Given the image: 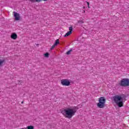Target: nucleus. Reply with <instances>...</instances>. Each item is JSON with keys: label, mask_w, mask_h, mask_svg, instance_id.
Here are the masks:
<instances>
[{"label": "nucleus", "mask_w": 129, "mask_h": 129, "mask_svg": "<svg viewBox=\"0 0 129 129\" xmlns=\"http://www.w3.org/2000/svg\"><path fill=\"white\" fill-rule=\"evenodd\" d=\"M77 107L74 106L64 109L61 111V113L67 118H72L75 113L77 112Z\"/></svg>", "instance_id": "obj_1"}, {"label": "nucleus", "mask_w": 129, "mask_h": 129, "mask_svg": "<svg viewBox=\"0 0 129 129\" xmlns=\"http://www.w3.org/2000/svg\"><path fill=\"white\" fill-rule=\"evenodd\" d=\"M113 98L115 103H116V104H117V105H118L119 107H121L123 106V98H125V95H115L113 97Z\"/></svg>", "instance_id": "obj_2"}, {"label": "nucleus", "mask_w": 129, "mask_h": 129, "mask_svg": "<svg viewBox=\"0 0 129 129\" xmlns=\"http://www.w3.org/2000/svg\"><path fill=\"white\" fill-rule=\"evenodd\" d=\"M106 100L104 97H101L99 98V102L97 103V106L99 108H103L105 106Z\"/></svg>", "instance_id": "obj_3"}, {"label": "nucleus", "mask_w": 129, "mask_h": 129, "mask_svg": "<svg viewBox=\"0 0 129 129\" xmlns=\"http://www.w3.org/2000/svg\"><path fill=\"white\" fill-rule=\"evenodd\" d=\"M121 86H128L129 80L128 79H123L120 83Z\"/></svg>", "instance_id": "obj_4"}, {"label": "nucleus", "mask_w": 129, "mask_h": 129, "mask_svg": "<svg viewBox=\"0 0 129 129\" xmlns=\"http://www.w3.org/2000/svg\"><path fill=\"white\" fill-rule=\"evenodd\" d=\"M60 82L63 86H69L70 85V81L68 79H62L60 81Z\"/></svg>", "instance_id": "obj_5"}, {"label": "nucleus", "mask_w": 129, "mask_h": 129, "mask_svg": "<svg viewBox=\"0 0 129 129\" xmlns=\"http://www.w3.org/2000/svg\"><path fill=\"white\" fill-rule=\"evenodd\" d=\"M13 14L16 21H20V20H21V16H20L19 13L14 12Z\"/></svg>", "instance_id": "obj_6"}, {"label": "nucleus", "mask_w": 129, "mask_h": 129, "mask_svg": "<svg viewBox=\"0 0 129 129\" xmlns=\"http://www.w3.org/2000/svg\"><path fill=\"white\" fill-rule=\"evenodd\" d=\"M69 31L64 36V37H68L69 36H70L71 34H72V31H73V28L72 27H69Z\"/></svg>", "instance_id": "obj_7"}, {"label": "nucleus", "mask_w": 129, "mask_h": 129, "mask_svg": "<svg viewBox=\"0 0 129 129\" xmlns=\"http://www.w3.org/2000/svg\"><path fill=\"white\" fill-rule=\"evenodd\" d=\"M5 64H6V59L5 58L0 59V67L4 66Z\"/></svg>", "instance_id": "obj_8"}, {"label": "nucleus", "mask_w": 129, "mask_h": 129, "mask_svg": "<svg viewBox=\"0 0 129 129\" xmlns=\"http://www.w3.org/2000/svg\"><path fill=\"white\" fill-rule=\"evenodd\" d=\"M11 39H13V40H16L17 38H18V35L16 33H13L11 34Z\"/></svg>", "instance_id": "obj_9"}, {"label": "nucleus", "mask_w": 129, "mask_h": 129, "mask_svg": "<svg viewBox=\"0 0 129 129\" xmlns=\"http://www.w3.org/2000/svg\"><path fill=\"white\" fill-rule=\"evenodd\" d=\"M30 3H40L42 0H29ZM44 2H47L48 0H43Z\"/></svg>", "instance_id": "obj_10"}, {"label": "nucleus", "mask_w": 129, "mask_h": 129, "mask_svg": "<svg viewBox=\"0 0 129 129\" xmlns=\"http://www.w3.org/2000/svg\"><path fill=\"white\" fill-rule=\"evenodd\" d=\"M58 44H60V41L59 40V39L56 40L54 44V46H57Z\"/></svg>", "instance_id": "obj_11"}, {"label": "nucleus", "mask_w": 129, "mask_h": 129, "mask_svg": "<svg viewBox=\"0 0 129 129\" xmlns=\"http://www.w3.org/2000/svg\"><path fill=\"white\" fill-rule=\"evenodd\" d=\"M72 52V49H70L67 52V55H70L71 54V52Z\"/></svg>", "instance_id": "obj_12"}, {"label": "nucleus", "mask_w": 129, "mask_h": 129, "mask_svg": "<svg viewBox=\"0 0 129 129\" xmlns=\"http://www.w3.org/2000/svg\"><path fill=\"white\" fill-rule=\"evenodd\" d=\"M27 129H34V126H32V125L28 126Z\"/></svg>", "instance_id": "obj_13"}, {"label": "nucleus", "mask_w": 129, "mask_h": 129, "mask_svg": "<svg viewBox=\"0 0 129 129\" xmlns=\"http://www.w3.org/2000/svg\"><path fill=\"white\" fill-rule=\"evenodd\" d=\"M44 56L46 57V58L49 57V53L48 52H46L44 54Z\"/></svg>", "instance_id": "obj_14"}, {"label": "nucleus", "mask_w": 129, "mask_h": 129, "mask_svg": "<svg viewBox=\"0 0 129 129\" xmlns=\"http://www.w3.org/2000/svg\"><path fill=\"white\" fill-rule=\"evenodd\" d=\"M55 46H56V45H55V44H53V45L51 46V48H50V50H53V49Z\"/></svg>", "instance_id": "obj_15"}, {"label": "nucleus", "mask_w": 129, "mask_h": 129, "mask_svg": "<svg viewBox=\"0 0 129 129\" xmlns=\"http://www.w3.org/2000/svg\"><path fill=\"white\" fill-rule=\"evenodd\" d=\"M79 24H83V21H79Z\"/></svg>", "instance_id": "obj_16"}, {"label": "nucleus", "mask_w": 129, "mask_h": 129, "mask_svg": "<svg viewBox=\"0 0 129 129\" xmlns=\"http://www.w3.org/2000/svg\"><path fill=\"white\" fill-rule=\"evenodd\" d=\"M87 5H88V7H89V3L87 2Z\"/></svg>", "instance_id": "obj_17"}, {"label": "nucleus", "mask_w": 129, "mask_h": 129, "mask_svg": "<svg viewBox=\"0 0 129 129\" xmlns=\"http://www.w3.org/2000/svg\"><path fill=\"white\" fill-rule=\"evenodd\" d=\"M21 103H24V102L22 101V102H21Z\"/></svg>", "instance_id": "obj_18"}]
</instances>
